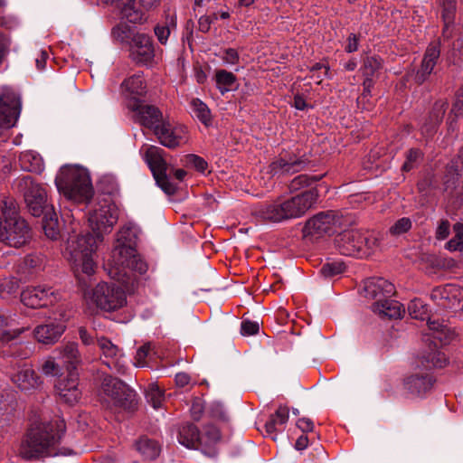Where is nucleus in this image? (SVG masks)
Here are the masks:
<instances>
[{"label":"nucleus","instance_id":"10","mask_svg":"<svg viewBox=\"0 0 463 463\" xmlns=\"http://www.w3.org/2000/svg\"><path fill=\"white\" fill-rule=\"evenodd\" d=\"M14 185L19 192L23 193L26 206L33 216H41L51 209L45 188L34 182L31 176L26 175L16 179Z\"/></svg>","mask_w":463,"mask_h":463},{"label":"nucleus","instance_id":"16","mask_svg":"<svg viewBox=\"0 0 463 463\" xmlns=\"http://www.w3.org/2000/svg\"><path fill=\"white\" fill-rule=\"evenodd\" d=\"M13 383L22 392L33 393L43 386L41 376L30 364H23L11 378Z\"/></svg>","mask_w":463,"mask_h":463},{"label":"nucleus","instance_id":"2","mask_svg":"<svg viewBox=\"0 0 463 463\" xmlns=\"http://www.w3.org/2000/svg\"><path fill=\"white\" fill-rule=\"evenodd\" d=\"M119 210L108 199L95 203L89 211L88 222L93 234H76L79 222H71V235L67 241L66 253L75 274L81 281L80 274L91 276L95 273L97 264L94 260L99 244L103 236L109 233L118 220Z\"/></svg>","mask_w":463,"mask_h":463},{"label":"nucleus","instance_id":"24","mask_svg":"<svg viewBox=\"0 0 463 463\" xmlns=\"http://www.w3.org/2000/svg\"><path fill=\"white\" fill-rule=\"evenodd\" d=\"M307 163L304 159L289 154H281L270 165L273 175L294 174L303 170Z\"/></svg>","mask_w":463,"mask_h":463},{"label":"nucleus","instance_id":"45","mask_svg":"<svg viewBox=\"0 0 463 463\" xmlns=\"http://www.w3.org/2000/svg\"><path fill=\"white\" fill-rule=\"evenodd\" d=\"M321 179V176H308L307 175H299L296 176L289 184L290 192H297L302 188L310 186L313 183Z\"/></svg>","mask_w":463,"mask_h":463},{"label":"nucleus","instance_id":"52","mask_svg":"<svg viewBox=\"0 0 463 463\" xmlns=\"http://www.w3.org/2000/svg\"><path fill=\"white\" fill-rule=\"evenodd\" d=\"M381 68V60L376 57H367L364 62V72L368 78Z\"/></svg>","mask_w":463,"mask_h":463},{"label":"nucleus","instance_id":"12","mask_svg":"<svg viewBox=\"0 0 463 463\" xmlns=\"http://www.w3.org/2000/svg\"><path fill=\"white\" fill-rule=\"evenodd\" d=\"M115 6L122 21L139 24L146 19L147 11L156 6L159 0H102Z\"/></svg>","mask_w":463,"mask_h":463},{"label":"nucleus","instance_id":"49","mask_svg":"<svg viewBox=\"0 0 463 463\" xmlns=\"http://www.w3.org/2000/svg\"><path fill=\"white\" fill-rule=\"evenodd\" d=\"M185 165L194 167L199 172H204L207 168V162L201 156L190 154L185 156Z\"/></svg>","mask_w":463,"mask_h":463},{"label":"nucleus","instance_id":"32","mask_svg":"<svg viewBox=\"0 0 463 463\" xmlns=\"http://www.w3.org/2000/svg\"><path fill=\"white\" fill-rule=\"evenodd\" d=\"M178 440L182 445L189 449H195L201 446L199 430L191 423H187L180 429Z\"/></svg>","mask_w":463,"mask_h":463},{"label":"nucleus","instance_id":"18","mask_svg":"<svg viewBox=\"0 0 463 463\" xmlns=\"http://www.w3.org/2000/svg\"><path fill=\"white\" fill-rule=\"evenodd\" d=\"M154 47L149 36L144 33H137L132 38L130 45V56L139 64H147L154 58Z\"/></svg>","mask_w":463,"mask_h":463},{"label":"nucleus","instance_id":"41","mask_svg":"<svg viewBox=\"0 0 463 463\" xmlns=\"http://www.w3.org/2000/svg\"><path fill=\"white\" fill-rule=\"evenodd\" d=\"M221 439L220 430L213 425L205 426L202 434H200L201 447H211L217 443Z\"/></svg>","mask_w":463,"mask_h":463},{"label":"nucleus","instance_id":"61","mask_svg":"<svg viewBox=\"0 0 463 463\" xmlns=\"http://www.w3.org/2000/svg\"><path fill=\"white\" fill-rule=\"evenodd\" d=\"M42 263V258L37 255H29L24 260V265L33 269L40 268Z\"/></svg>","mask_w":463,"mask_h":463},{"label":"nucleus","instance_id":"5","mask_svg":"<svg viewBox=\"0 0 463 463\" xmlns=\"http://www.w3.org/2000/svg\"><path fill=\"white\" fill-rule=\"evenodd\" d=\"M381 240L374 231L350 230L336 237L335 245L343 255L367 258L380 249Z\"/></svg>","mask_w":463,"mask_h":463},{"label":"nucleus","instance_id":"48","mask_svg":"<svg viewBox=\"0 0 463 463\" xmlns=\"http://www.w3.org/2000/svg\"><path fill=\"white\" fill-rule=\"evenodd\" d=\"M152 345L146 344L140 346L134 358V365L137 367H145L147 365L146 358L150 355Z\"/></svg>","mask_w":463,"mask_h":463},{"label":"nucleus","instance_id":"42","mask_svg":"<svg viewBox=\"0 0 463 463\" xmlns=\"http://www.w3.org/2000/svg\"><path fill=\"white\" fill-rule=\"evenodd\" d=\"M410 316L414 319L425 320L429 318V311L426 305L420 299H413L408 306Z\"/></svg>","mask_w":463,"mask_h":463},{"label":"nucleus","instance_id":"37","mask_svg":"<svg viewBox=\"0 0 463 463\" xmlns=\"http://www.w3.org/2000/svg\"><path fill=\"white\" fill-rule=\"evenodd\" d=\"M216 86L223 94L229 91L236 81V76L225 70H218L215 73Z\"/></svg>","mask_w":463,"mask_h":463},{"label":"nucleus","instance_id":"15","mask_svg":"<svg viewBox=\"0 0 463 463\" xmlns=\"http://www.w3.org/2000/svg\"><path fill=\"white\" fill-rule=\"evenodd\" d=\"M98 345L101 351L103 363L118 373H126L128 364L119 347L106 337L98 338Z\"/></svg>","mask_w":463,"mask_h":463},{"label":"nucleus","instance_id":"64","mask_svg":"<svg viewBox=\"0 0 463 463\" xmlns=\"http://www.w3.org/2000/svg\"><path fill=\"white\" fill-rule=\"evenodd\" d=\"M297 427L304 432L312 431L314 423L308 418H301L297 421Z\"/></svg>","mask_w":463,"mask_h":463},{"label":"nucleus","instance_id":"27","mask_svg":"<svg viewBox=\"0 0 463 463\" xmlns=\"http://www.w3.org/2000/svg\"><path fill=\"white\" fill-rule=\"evenodd\" d=\"M440 51L436 43L430 44L427 48L420 69L416 74V80L419 83L423 82L427 77L432 72L436 62L439 57Z\"/></svg>","mask_w":463,"mask_h":463},{"label":"nucleus","instance_id":"4","mask_svg":"<svg viewBox=\"0 0 463 463\" xmlns=\"http://www.w3.org/2000/svg\"><path fill=\"white\" fill-rule=\"evenodd\" d=\"M317 197V190L311 188L283 202L276 201L262 206L258 215L273 222L299 218L316 203Z\"/></svg>","mask_w":463,"mask_h":463},{"label":"nucleus","instance_id":"40","mask_svg":"<svg viewBox=\"0 0 463 463\" xmlns=\"http://www.w3.org/2000/svg\"><path fill=\"white\" fill-rule=\"evenodd\" d=\"M448 104L445 101L439 100L437 101L432 109V111L430 115V127L425 128L422 131L429 133L430 129L435 128L443 118V116L447 110Z\"/></svg>","mask_w":463,"mask_h":463},{"label":"nucleus","instance_id":"8","mask_svg":"<svg viewBox=\"0 0 463 463\" xmlns=\"http://www.w3.org/2000/svg\"><path fill=\"white\" fill-rule=\"evenodd\" d=\"M101 400L110 409L133 410L136 405V394L122 381L108 376L101 387Z\"/></svg>","mask_w":463,"mask_h":463},{"label":"nucleus","instance_id":"44","mask_svg":"<svg viewBox=\"0 0 463 463\" xmlns=\"http://www.w3.org/2000/svg\"><path fill=\"white\" fill-rule=\"evenodd\" d=\"M146 398L154 409H159L165 401L163 391L156 384H150L146 392Z\"/></svg>","mask_w":463,"mask_h":463},{"label":"nucleus","instance_id":"25","mask_svg":"<svg viewBox=\"0 0 463 463\" xmlns=\"http://www.w3.org/2000/svg\"><path fill=\"white\" fill-rule=\"evenodd\" d=\"M56 351L59 352V358L66 366L68 372H76L77 367L81 363L78 344L75 342H67L57 348Z\"/></svg>","mask_w":463,"mask_h":463},{"label":"nucleus","instance_id":"17","mask_svg":"<svg viewBox=\"0 0 463 463\" xmlns=\"http://www.w3.org/2000/svg\"><path fill=\"white\" fill-rule=\"evenodd\" d=\"M55 388L61 401L70 405L75 404L80 398L77 372H71L67 377L60 379Z\"/></svg>","mask_w":463,"mask_h":463},{"label":"nucleus","instance_id":"9","mask_svg":"<svg viewBox=\"0 0 463 463\" xmlns=\"http://www.w3.org/2000/svg\"><path fill=\"white\" fill-rule=\"evenodd\" d=\"M343 215L336 211L321 212L309 218L303 228V236L310 241L331 236L343 226Z\"/></svg>","mask_w":463,"mask_h":463},{"label":"nucleus","instance_id":"19","mask_svg":"<svg viewBox=\"0 0 463 463\" xmlns=\"http://www.w3.org/2000/svg\"><path fill=\"white\" fill-rule=\"evenodd\" d=\"M53 292L51 288L27 287L21 293L22 303L31 308H38L52 304Z\"/></svg>","mask_w":463,"mask_h":463},{"label":"nucleus","instance_id":"20","mask_svg":"<svg viewBox=\"0 0 463 463\" xmlns=\"http://www.w3.org/2000/svg\"><path fill=\"white\" fill-rule=\"evenodd\" d=\"M121 91L129 104H137L147 91L143 73H136L121 83Z\"/></svg>","mask_w":463,"mask_h":463},{"label":"nucleus","instance_id":"47","mask_svg":"<svg viewBox=\"0 0 463 463\" xmlns=\"http://www.w3.org/2000/svg\"><path fill=\"white\" fill-rule=\"evenodd\" d=\"M424 358L428 364L425 365L426 367L433 366L437 368H443L448 363L446 354L439 350H436L429 354L428 356Z\"/></svg>","mask_w":463,"mask_h":463},{"label":"nucleus","instance_id":"23","mask_svg":"<svg viewBox=\"0 0 463 463\" xmlns=\"http://www.w3.org/2000/svg\"><path fill=\"white\" fill-rule=\"evenodd\" d=\"M131 109L137 112V119L141 125L151 128L156 133V128L161 126L165 119L162 112L152 105L128 104Z\"/></svg>","mask_w":463,"mask_h":463},{"label":"nucleus","instance_id":"33","mask_svg":"<svg viewBox=\"0 0 463 463\" xmlns=\"http://www.w3.org/2000/svg\"><path fill=\"white\" fill-rule=\"evenodd\" d=\"M19 162L24 171L40 173L43 170V158L34 151L29 150L21 153Z\"/></svg>","mask_w":463,"mask_h":463},{"label":"nucleus","instance_id":"38","mask_svg":"<svg viewBox=\"0 0 463 463\" xmlns=\"http://www.w3.org/2000/svg\"><path fill=\"white\" fill-rule=\"evenodd\" d=\"M19 282L15 278H5L0 280V298L11 299L17 294Z\"/></svg>","mask_w":463,"mask_h":463},{"label":"nucleus","instance_id":"22","mask_svg":"<svg viewBox=\"0 0 463 463\" xmlns=\"http://www.w3.org/2000/svg\"><path fill=\"white\" fill-rule=\"evenodd\" d=\"M364 297L378 301L383 298H391L395 293V287L383 278H371L364 281Z\"/></svg>","mask_w":463,"mask_h":463},{"label":"nucleus","instance_id":"29","mask_svg":"<svg viewBox=\"0 0 463 463\" xmlns=\"http://www.w3.org/2000/svg\"><path fill=\"white\" fill-rule=\"evenodd\" d=\"M372 309L379 316L389 318H399L402 313L401 303L391 299V298H383L375 301L372 306Z\"/></svg>","mask_w":463,"mask_h":463},{"label":"nucleus","instance_id":"6","mask_svg":"<svg viewBox=\"0 0 463 463\" xmlns=\"http://www.w3.org/2000/svg\"><path fill=\"white\" fill-rule=\"evenodd\" d=\"M55 183L59 192L70 200L83 202L92 196L93 191L89 174L82 168H62Z\"/></svg>","mask_w":463,"mask_h":463},{"label":"nucleus","instance_id":"35","mask_svg":"<svg viewBox=\"0 0 463 463\" xmlns=\"http://www.w3.org/2000/svg\"><path fill=\"white\" fill-rule=\"evenodd\" d=\"M52 210L50 209L44 213L43 228L48 238L56 240L59 237L60 229L56 213H52Z\"/></svg>","mask_w":463,"mask_h":463},{"label":"nucleus","instance_id":"28","mask_svg":"<svg viewBox=\"0 0 463 463\" xmlns=\"http://www.w3.org/2000/svg\"><path fill=\"white\" fill-rule=\"evenodd\" d=\"M289 417V409L287 406H279L276 411L270 415L265 424L266 433L273 440L277 439V432L280 431L288 422Z\"/></svg>","mask_w":463,"mask_h":463},{"label":"nucleus","instance_id":"26","mask_svg":"<svg viewBox=\"0 0 463 463\" xmlns=\"http://www.w3.org/2000/svg\"><path fill=\"white\" fill-rule=\"evenodd\" d=\"M432 378L427 373H412L405 378L404 388L412 394L420 395L427 392L432 386Z\"/></svg>","mask_w":463,"mask_h":463},{"label":"nucleus","instance_id":"58","mask_svg":"<svg viewBox=\"0 0 463 463\" xmlns=\"http://www.w3.org/2000/svg\"><path fill=\"white\" fill-rule=\"evenodd\" d=\"M259 331L258 322L244 320L241 322V332L243 335H252Z\"/></svg>","mask_w":463,"mask_h":463},{"label":"nucleus","instance_id":"31","mask_svg":"<svg viewBox=\"0 0 463 463\" xmlns=\"http://www.w3.org/2000/svg\"><path fill=\"white\" fill-rule=\"evenodd\" d=\"M428 327L431 337L435 341H439L440 345L449 344L454 337V333L444 321L439 322V320L429 319Z\"/></svg>","mask_w":463,"mask_h":463},{"label":"nucleus","instance_id":"62","mask_svg":"<svg viewBox=\"0 0 463 463\" xmlns=\"http://www.w3.org/2000/svg\"><path fill=\"white\" fill-rule=\"evenodd\" d=\"M79 336H80L81 343L85 345H90L94 344L93 336L83 326H80L79 328Z\"/></svg>","mask_w":463,"mask_h":463},{"label":"nucleus","instance_id":"55","mask_svg":"<svg viewBox=\"0 0 463 463\" xmlns=\"http://www.w3.org/2000/svg\"><path fill=\"white\" fill-rule=\"evenodd\" d=\"M222 60L224 63L229 65H235L239 63L240 56L237 50L233 48L225 49L221 55Z\"/></svg>","mask_w":463,"mask_h":463},{"label":"nucleus","instance_id":"56","mask_svg":"<svg viewBox=\"0 0 463 463\" xmlns=\"http://www.w3.org/2000/svg\"><path fill=\"white\" fill-rule=\"evenodd\" d=\"M421 153L418 149H411L409 150L406 161L404 162L402 165L403 171H410L413 168L414 163L420 157Z\"/></svg>","mask_w":463,"mask_h":463},{"label":"nucleus","instance_id":"11","mask_svg":"<svg viewBox=\"0 0 463 463\" xmlns=\"http://www.w3.org/2000/svg\"><path fill=\"white\" fill-rule=\"evenodd\" d=\"M164 150L156 146H147L145 150V159L148 164L157 184L167 194L176 191V184L167 176L168 165L163 158Z\"/></svg>","mask_w":463,"mask_h":463},{"label":"nucleus","instance_id":"50","mask_svg":"<svg viewBox=\"0 0 463 463\" xmlns=\"http://www.w3.org/2000/svg\"><path fill=\"white\" fill-rule=\"evenodd\" d=\"M411 228V221L410 218L402 217L395 222L390 228V233L392 235H401L408 232Z\"/></svg>","mask_w":463,"mask_h":463},{"label":"nucleus","instance_id":"30","mask_svg":"<svg viewBox=\"0 0 463 463\" xmlns=\"http://www.w3.org/2000/svg\"><path fill=\"white\" fill-rule=\"evenodd\" d=\"M14 320L0 312V342L8 343L24 333L26 327H14Z\"/></svg>","mask_w":463,"mask_h":463},{"label":"nucleus","instance_id":"21","mask_svg":"<svg viewBox=\"0 0 463 463\" xmlns=\"http://www.w3.org/2000/svg\"><path fill=\"white\" fill-rule=\"evenodd\" d=\"M65 330V321H49L37 326L33 330V336L41 344L53 345L60 339Z\"/></svg>","mask_w":463,"mask_h":463},{"label":"nucleus","instance_id":"60","mask_svg":"<svg viewBox=\"0 0 463 463\" xmlns=\"http://www.w3.org/2000/svg\"><path fill=\"white\" fill-rule=\"evenodd\" d=\"M113 36L120 42H125L129 38V31L125 26H116L112 30Z\"/></svg>","mask_w":463,"mask_h":463},{"label":"nucleus","instance_id":"54","mask_svg":"<svg viewBox=\"0 0 463 463\" xmlns=\"http://www.w3.org/2000/svg\"><path fill=\"white\" fill-rule=\"evenodd\" d=\"M41 370L45 375H55L59 373L60 366L54 358L47 357L42 364Z\"/></svg>","mask_w":463,"mask_h":463},{"label":"nucleus","instance_id":"14","mask_svg":"<svg viewBox=\"0 0 463 463\" xmlns=\"http://www.w3.org/2000/svg\"><path fill=\"white\" fill-rule=\"evenodd\" d=\"M431 299L445 309L463 310V288L457 285L448 284L435 288Z\"/></svg>","mask_w":463,"mask_h":463},{"label":"nucleus","instance_id":"63","mask_svg":"<svg viewBox=\"0 0 463 463\" xmlns=\"http://www.w3.org/2000/svg\"><path fill=\"white\" fill-rule=\"evenodd\" d=\"M217 17L214 15L213 18L211 16H202L199 19V30L203 33H207L210 30L211 24L213 22V20H216Z\"/></svg>","mask_w":463,"mask_h":463},{"label":"nucleus","instance_id":"53","mask_svg":"<svg viewBox=\"0 0 463 463\" xmlns=\"http://www.w3.org/2000/svg\"><path fill=\"white\" fill-rule=\"evenodd\" d=\"M329 68L324 64L317 63L310 70V78L313 79L317 84L321 83L323 76L328 74Z\"/></svg>","mask_w":463,"mask_h":463},{"label":"nucleus","instance_id":"7","mask_svg":"<svg viewBox=\"0 0 463 463\" xmlns=\"http://www.w3.org/2000/svg\"><path fill=\"white\" fill-rule=\"evenodd\" d=\"M3 211L4 222H0V241L11 247L19 248L24 245L30 238V229L26 222L19 217L13 203Z\"/></svg>","mask_w":463,"mask_h":463},{"label":"nucleus","instance_id":"46","mask_svg":"<svg viewBox=\"0 0 463 463\" xmlns=\"http://www.w3.org/2000/svg\"><path fill=\"white\" fill-rule=\"evenodd\" d=\"M453 230L455 236L447 242L446 248L450 251L461 250L463 249V223H456Z\"/></svg>","mask_w":463,"mask_h":463},{"label":"nucleus","instance_id":"3","mask_svg":"<svg viewBox=\"0 0 463 463\" xmlns=\"http://www.w3.org/2000/svg\"><path fill=\"white\" fill-rule=\"evenodd\" d=\"M65 430L62 420L39 424L28 433L22 443L20 453L24 458H32L41 455L52 456Z\"/></svg>","mask_w":463,"mask_h":463},{"label":"nucleus","instance_id":"51","mask_svg":"<svg viewBox=\"0 0 463 463\" xmlns=\"http://www.w3.org/2000/svg\"><path fill=\"white\" fill-rule=\"evenodd\" d=\"M345 265L342 262H327L321 268V272L326 277H331L342 273Z\"/></svg>","mask_w":463,"mask_h":463},{"label":"nucleus","instance_id":"13","mask_svg":"<svg viewBox=\"0 0 463 463\" xmlns=\"http://www.w3.org/2000/svg\"><path fill=\"white\" fill-rule=\"evenodd\" d=\"M155 135L161 145L168 148H176L188 141L187 128L181 124L169 120L162 122L161 126L156 128Z\"/></svg>","mask_w":463,"mask_h":463},{"label":"nucleus","instance_id":"34","mask_svg":"<svg viewBox=\"0 0 463 463\" xmlns=\"http://www.w3.org/2000/svg\"><path fill=\"white\" fill-rule=\"evenodd\" d=\"M192 113L204 126L208 127L212 124V114L208 106L200 99H193L190 103Z\"/></svg>","mask_w":463,"mask_h":463},{"label":"nucleus","instance_id":"1","mask_svg":"<svg viewBox=\"0 0 463 463\" xmlns=\"http://www.w3.org/2000/svg\"><path fill=\"white\" fill-rule=\"evenodd\" d=\"M123 231L118 238V245L112 251V259L105 264L109 278L116 283L100 282L90 290H84L83 297L89 306H94L106 312H113L127 304V291L134 288L137 278L135 272L146 271V262L131 245L121 241Z\"/></svg>","mask_w":463,"mask_h":463},{"label":"nucleus","instance_id":"39","mask_svg":"<svg viewBox=\"0 0 463 463\" xmlns=\"http://www.w3.org/2000/svg\"><path fill=\"white\" fill-rule=\"evenodd\" d=\"M441 5V16L444 22V33L449 30L450 24H453L456 12V0H439Z\"/></svg>","mask_w":463,"mask_h":463},{"label":"nucleus","instance_id":"43","mask_svg":"<svg viewBox=\"0 0 463 463\" xmlns=\"http://www.w3.org/2000/svg\"><path fill=\"white\" fill-rule=\"evenodd\" d=\"M175 27V21L174 15H168L166 17L165 24H157L155 27V34L162 44L167 42L171 30Z\"/></svg>","mask_w":463,"mask_h":463},{"label":"nucleus","instance_id":"59","mask_svg":"<svg viewBox=\"0 0 463 463\" xmlns=\"http://www.w3.org/2000/svg\"><path fill=\"white\" fill-rule=\"evenodd\" d=\"M449 234V222L441 221L436 230V238L438 240H445Z\"/></svg>","mask_w":463,"mask_h":463},{"label":"nucleus","instance_id":"36","mask_svg":"<svg viewBox=\"0 0 463 463\" xmlns=\"http://www.w3.org/2000/svg\"><path fill=\"white\" fill-rule=\"evenodd\" d=\"M137 449L140 452V454L147 459L156 458L160 452V448L158 444L146 438H141L137 442Z\"/></svg>","mask_w":463,"mask_h":463},{"label":"nucleus","instance_id":"57","mask_svg":"<svg viewBox=\"0 0 463 463\" xmlns=\"http://www.w3.org/2000/svg\"><path fill=\"white\" fill-rule=\"evenodd\" d=\"M451 112L454 113L456 117L463 115V88L456 92Z\"/></svg>","mask_w":463,"mask_h":463}]
</instances>
